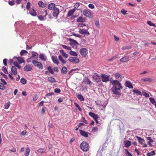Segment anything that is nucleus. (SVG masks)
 Returning <instances> with one entry per match:
<instances>
[{"mask_svg": "<svg viewBox=\"0 0 156 156\" xmlns=\"http://www.w3.org/2000/svg\"><path fill=\"white\" fill-rule=\"evenodd\" d=\"M120 81H118L116 80L112 81V84L113 85L112 87H115L119 90L122 89V87L121 85V84L119 82Z\"/></svg>", "mask_w": 156, "mask_h": 156, "instance_id": "obj_1", "label": "nucleus"}, {"mask_svg": "<svg viewBox=\"0 0 156 156\" xmlns=\"http://www.w3.org/2000/svg\"><path fill=\"white\" fill-rule=\"evenodd\" d=\"M80 148L84 151L89 150V147L88 144L86 142H83L80 145Z\"/></svg>", "mask_w": 156, "mask_h": 156, "instance_id": "obj_2", "label": "nucleus"}, {"mask_svg": "<svg viewBox=\"0 0 156 156\" xmlns=\"http://www.w3.org/2000/svg\"><path fill=\"white\" fill-rule=\"evenodd\" d=\"M33 64L34 66L37 67L38 69H43V66L42 64L39 62H38L36 60H34L32 61Z\"/></svg>", "mask_w": 156, "mask_h": 156, "instance_id": "obj_3", "label": "nucleus"}, {"mask_svg": "<svg viewBox=\"0 0 156 156\" xmlns=\"http://www.w3.org/2000/svg\"><path fill=\"white\" fill-rule=\"evenodd\" d=\"M100 77L102 81L104 82L107 83L109 80V76L102 74Z\"/></svg>", "mask_w": 156, "mask_h": 156, "instance_id": "obj_4", "label": "nucleus"}, {"mask_svg": "<svg viewBox=\"0 0 156 156\" xmlns=\"http://www.w3.org/2000/svg\"><path fill=\"white\" fill-rule=\"evenodd\" d=\"M68 40L70 41L69 44L71 46H72L74 48H77V45L79 44L76 40L71 38H69Z\"/></svg>", "mask_w": 156, "mask_h": 156, "instance_id": "obj_5", "label": "nucleus"}, {"mask_svg": "<svg viewBox=\"0 0 156 156\" xmlns=\"http://www.w3.org/2000/svg\"><path fill=\"white\" fill-rule=\"evenodd\" d=\"M83 15L89 18H92V15L90 10L84 9L83 11Z\"/></svg>", "mask_w": 156, "mask_h": 156, "instance_id": "obj_6", "label": "nucleus"}, {"mask_svg": "<svg viewBox=\"0 0 156 156\" xmlns=\"http://www.w3.org/2000/svg\"><path fill=\"white\" fill-rule=\"evenodd\" d=\"M68 60L70 62L75 64H77L80 62L78 58L76 57H69Z\"/></svg>", "mask_w": 156, "mask_h": 156, "instance_id": "obj_7", "label": "nucleus"}, {"mask_svg": "<svg viewBox=\"0 0 156 156\" xmlns=\"http://www.w3.org/2000/svg\"><path fill=\"white\" fill-rule=\"evenodd\" d=\"M136 137L137 138L138 140L139 143V144L141 145H142V147H147V145L146 144H144V142L145 141V140L141 137L138 136H136Z\"/></svg>", "mask_w": 156, "mask_h": 156, "instance_id": "obj_8", "label": "nucleus"}, {"mask_svg": "<svg viewBox=\"0 0 156 156\" xmlns=\"http://www.w3.org/2000/svg\"><path fill=\"white\" fill-rule=\"evenodd\" d=\"M42 14L44 15V16H43L41 15H40L38 16V19L41 21H44L45 20V18L46 17V16L48 14V13L46 10H44V11L42 12Z\"/></svg>", "mask_w": 156, "mask_h": 156, "instance_id": "obj_9", "label": "nucleus"}, {"mask_svg": "<svg viewBox=\"0 0 156 156\" xmlns=\"http://www.w3.org/2000/svg\"><path fill=\"white\" fill-rule=\"evenodd\" d=\"M79 32L80 34L83 35H89L90 34V33L88 31V29H84L83 28H80Z\"/></svg>", "mask_w": 156, "mask_h": 156, "instance_id": "obj_10", "label": "nucleus"}, {"mask_svg": "<svg viewBox=\"0 0 156 156\" xmlns=\"http://www.w3.org/2000/svg\"><path fill=\"white\" fill-rule=\"evenodd\" d=\"M87 49L84 48H81L80 50V52L81 55L83 57H85L87 55Z\"/></svg>", "mask_w": 156, "mask_h": 156, "instance_id": "obj_11", "label": "nucleus"}, {"mask_svg": "<svg viewBox=\"0 0 156 156\" xmlns=\"http://www.w3.org/2000/svg\"><path fill=\"white\" fill-rule=\"evenodd\" d=\"M114 76L115 78L117 79L118 81H121L122 80L124 76H122L120 73H115L114 74Z\"/></svg>", "mask_w": 156, "mask_h": 156, "instance_id": "obj_12", "label": "nucleus"}, {"mask_svg": "<svg viewBox=\"0 0 156 156\" xmlns=\"http://www.w3.org/2000/svg\"><path fill=\"white\" fill-rule=\"evenodd\" d=\"M111 90L113 93L115 94L119 95L120 94V93L118 91V90H120L118 89L117 88H116L115 87H112L111 88Z\"/></svg>", "mask_w": 156, "mask_h": 156, "instance_id": "obj_13", "label": "nucleus"}, {"mask_svg": "<svg viewBox=\"0 0 156 156\" xmlns=\"http://www.w3.org/2000/svg\"><path fill=\"white\" fill-rule=\"evenodd\" d=\"M59 13V9L57 8H55L53 9V11L52 13L54 16L57 18Z\"/></svg>", "mask_w": 156, "mask_h": 156, "instance_id": "obj_14", "label": "nucleus"}, {"mask_svg": "<svg viewBox=\"0 0 156 156\" xmlns=\"http://www.w3.org/2000/svg\"><path fill=\"white\" fill-rule=\"evenodd\" d=\"M32 67L31 65H27L24 67V70L27 72L30 71L32 69Z\"/></svg>", "mask_w": 156, "mask_h": 156, "instance_id": "obj_15", "label": "nucleus"}, {"mask_svg": "<svg viewBox=\"0 0 156 156\" xmlns=\"http://www.w3.org/2000/svg\"><path fill=\"white\" fill-rule=\"evenodd\" d=\"M129 60V57L128 56H125L123 57L120 59V61L121 62H126Z\"/></svg>", "mask_w": 156, "mask_h": 156, "instance_id": "obj_16", "label": "nucleus"}, {"mask_svg": "<svg viewBox=\"0 0 156 156\" xmlns=\"http://www.w3.org/2000/svg\"><path fill=\"white\" fill-rule=\"evenodd\" d=\"M125 85L126 87H127L130 89H132L133 88L132 83L129 81H126L125 83Z\"/></svg>", "mask_w": 156, "mask_h": 156, "instance_id": "obj_17", "label": "nucleus"}, {"mask_svg": "<svg viewBox=\"0 0 156 156\" xmlns=\"http://www.w3.org/2000/svg\"><path fill=\"white\" fill-rule=\"evenodd\" d=\"M79 131L80 134L83 136L85 137H88V134H89L88 132H86L84 131L83 130H80Z\"/></svg>", "mask_w": 156, "mask_h": 156, "instance_id": "obj_18", "label": "nucleus"}, {"mask_svg": "<svg viewBox=\"0 0 156 156\" xmlns=\"http://www.w3.org/2000/svg\"><path fill=\"white\" fill-rule=\"evenodd\" d=\"M75 11L76 9L75 8H74L72 9H71L70 10H69L68 12L67 17H69L72 16L73 15V13L75 12Z\"/></svg>", "mask_w": 156, "mask_h": 156, "instance_id": "obj_19", "label": "nucleus"}, {"mask_svg": "<svg viewBox=\"0 0 156 156\" xmlns=\"http://www.w3.org/2000/svg\"><path fill=\"white\" fill-rule=\"evenodd\" d=\"M86 20L85 17H80L77 19L76 21L77 22L83 23L86 21Z\"/></svg>", "mask_w": 156, "mask_h": 156, "instance_id": "obj_20", "label": "nucleus"}, {"mask_svg": "<svg viewBox=\"0 0 156 156\" xmlns=\"http://www.w3.org/2000/svg\"><path fill=\"white\" fill-rule=\"evenodd\" d=\"M51 59L54 63L57 65H58L59 64V62L58 61L57 57L54 56H51Z\"/></svg>", "mask_w": 156, "mask_h": 156, "instance_id": "obj_21", "label": "nucleus"}, {"mask_svg": "<svg viewBox=\"0 0 156 156\" xmlns=\"http://www.w3.org/2000/svg\"><path fill=\"white\" fill-rule=\"evenodd\" d=\"M89 115L90 116L92 117L94 120L98 119V115L93 112H90L89 113Z\"/></svg>", "mask_w": 156, "mask_h": 156, "instance_id": "obj_22", "label": "nucleus"}, {"mask_svg": "<svg viewBox=\"0 0 156 156\" xmlns=\"http://www.w3.org/2000/svg\"><path fill=\"white\" fill-rule=\"evenodd\" d=\"M29 12L33 16H37V13L33 8H31L30 9Z\"/></svg>", "mask_w": 156, "mask_h": 156, "instance_id": "obj_23", "label": "nucleus"}, {"mask_svg": "<svg viewBox=\"0 0 156 156\" xmlns=\"http://www.w3.org/2000/svg\"><path fill=\"white\" fill-rule=\"evenodd\" d=\"M125 143L124 146L125 147H128L131 146V142L130 141L126 140L124 141Z\"/></svg>", "mask_w": 156, "mask_h": 156, "instance_id": "obj_24", "label": "nucleus"}, {"mask_svg": "<svg viewBox=\"0 0 156 156\" xmlns=\"http://www.w3.org/2000/svg\"><path fill=\"white\" fill-rule=\"evenodd\" d=\"M32 55L31 57L33 58H34V59H36L38 58V54L35 52L32 51L31 53Z\"/></svg>", "mask_w": 156, "mask_h": 156, "instance_id": "obj_25", "label": "nucleus"}, {"mask_svg": "<svg viewBox=\"0 0 156 156\" xmlns=\"http://www.w3.org/2000/svg\"><path fill=\"white\" fill-rule=\"evenodd\" d=\"M67 73V68L65 67H62L61 70V73L62 74H66Z\"/></svg>", "mask_w": 156, "mask_h": 156, "instance_id": "obj_26", "label": "nucleus"}, {"mask_svg": "<svg viewBox=\"0 0 156 156\" xmlns=\"http://www.w3.org/2000/svg\"><path fill=\"white\" fill-rule=\"evenodd\" d=\"M55 6V4L54 3H51L49 4L48 8L49 9L52 10L54 9Z\"/></svg>", "mask_w": 156, "mask_h": 156, "instance_id": "obj_27", "label": "nucleus"}, {"mask_svg": "<svg viewBox=\"0 0 156 156\" xmlns=\"http://www.w3.org/2000/svg\"><path fill=\"white\" fill-rule=\"evenodd\" d=\"M39 58L42 61H46V57L45 56L42 54H40L39 55Z\"/></svg>", "mask_w": 156, "mask_h": 156, "instance_id": "obj_28", "label": "nucleus"}, {"mask_svg": "<svg viewBox=\"0 0 156 156\" xmlns=\"http://www.w3.org/2000/svg\"><path fill=\"white\" fill-rule=\"evenodd\" d=\"M11 71L13 74H17V69L16 67L14 66H12L11 68Z\"/></svg>", "mask_w": 156, "mask_h": 156, "instance_id": "obj_29", "label": "nucleus"}, {"mask_svg": "<svg viewBox=\"0 0 156 156\" xmlns=\"http://www.w3.org/2000/svg\"><path fill=\"white\" fill-rule=\"evenodd\" d=\"M132 48V47L130 45L125 46L122 48V49L123 51L125 50L126 49H130Z\"/></svg>", "mask_w": 156, "mask_h": 156, "instance_id": "obj_30", "label": "nucleus"}, {"mask_svg": "<svg viewBox=\"0 0 156 156\" xmlns=\"http://www.w3.org/2000/svg\"><path fill=\"white\" fill-rule=\"evenodd\" d=\"M28 53V52L25 50H22L20 53V55L21 56L26 55Z\"/></svg>", "mask_w": 156, "mask_h": 156, "instance_id": "obj_31", "label": "nucleus"}, {"mask_svg": "<svg viewBox=\"0 0 156 156\" xmlns=\"http://www.w3.org/2000/svg\"><path fill=\"white\" fill-rule=\"evenodd\" d=\"M30 152V150L28 147L26 148V152L25 154V156H28Z\"/></svg>", "mask_w": 156, "mask_h": 156, "instance_id": "obj_32", "label": "nucleus"}, {"mask_svg": "<svg viewBox=\"0 0 156 156\" xmlns=\"http://www.w3.org/2000/svg\"><path fill=\"white\" fill-rule=\"evenodd\" d=\"M77 98L79 99L81 101H84V99L83 97V96L79 94L77 96Z\"/></svg>", "mask_w": 156, "mask_h": 156, "instance_id": "obj_33", "label": "nucleus"}, {"mask_svg": "<svg viewBox=\"0 0 156 156\" xmlns=\"http://www.w3.org/2000/svg\"><path fill=\"white\" fill-rule=\"evenodd\" d=\"M133 92L136 94H137L138 95H142L141 92L138 90H133Z\"/></svg>", "mask_w": 156, "mask_h": 156, "instance_id": "obj_34", "label": "nucleus"}, {"mask_svg": "<svg viewBox=\"0 0 156 156\" xmlns=\"http://www.w3.org/2000/svg\"><path fill=\"white\" fill-rule=\"evenodd\" d=\"M69 53L71 55L75 57L77 56L78 55L77 54L76 52L72 51H70Z\"/></svg>", "mask_w": 156, "mask_h": 156, "instance_id": "obj_35", "label": "nucleus"}, {"mask_svg": "<svg viewBox=\"0 0 156 156\" xmlns=\"http://www.w3.org/2000/svg\"><path fill=\"white\" fill-rule=\"evenodd\" d=\"M58 59L60 61H61L62 63L64 64L66 63V62L63 59L62 56L61 55H59L58 56Z\"/></svg>", "mask_w": 156, "mask_h": 156, "instance_id": "obj_36", "label": "nucleus"}, {"mask_svg": "<svg viewBox=\"0 0 156 156\" xmlns=\"http://www.w3.org/2000/svg\"><path fill=\"white\" fill-rule=\"evenodd\" d=\"M17 60L20 63H22L24 62L23 58L20 57H19L17 58Z\"/></svg>", "mask_w": 156, "mask_h": 156, "instance_id": "obj_37", "label": "nucleus"}, {"mask_svg": "<svg viewBox=\"0 0 156 156\" xmlns=\"http://www.w3.org/2000/svg\"><path fill=\"white\" fill-rule=\"evenodd\" d=\"M155 154V153L154 151H152L147 154V156H151L152 155H154Z\"/></svg>", "mask_w": 156, "mask_h": 156, "instance_id": "obj_38", "label": "nucleus"}, {"mask_svg": "<svg viewBox=\"0 0 156 156\" xmlns=\"http://www.w3.org/2000/svg\"><path fill=\"white\" fill-rule=\"evenodd\" d=\"M48 80L52 83H54L55 82V79L54 78L51 77H49L48 78Z\"/></svg>", "mask_w": 156, "mask_h": 156, "instance_id": "obj_39", "label": "nucleus"}, {"mask_svg": "<svg viewBox=\"0 0 156 156\" xmlns=\"http://www.w3.org/2000/svg\"><path fill=\"white\" fill-rule=\"evenodd\" d=\"M0 89L2 90H4L5 89V87L2 83H0Z\"/></svg>", "mask_w": 156, "mask_h": 156, "instance_id": "obj_40", "label": "nucleus"}, {"mask_svg": "<svg viewBox=\"0 0 156 156\" xmlns=\"http://www.w3.org/2000/svg\"><path fill=\"white\" fill-rule=\"evenodd\" d=\"M150 102L153 104H156V101L155 99L152 98H149Z\"/></svg>", "mask_w": 156, "mask_h": 156, "instance_id": "obj_41", "label": "nucleus"}, {"mask_svg": "<svg viewBox=\"0 0 156 156\" xmlns=\"http://www.w3.org/2000/svg\"><path fill=\"white\" fill-rule=\"evenodd\" d=\"M10 103L9 101L8 102L4 105L5 108V109H7L9 108V107L10 104Z\"/></svg>", "mask_w": 156, "mask_h": 156, "instance_id": "obj_42", "label": "nucleus"}, {"mask_svg": "<svg viewBox=\"0 0 156 156\" xmlns=\"http://www.w3.org/2000/svg\"><path fill=\"white\" fill-rule=\"evenodd\" d=\"M45 150L43 148H40L38 149L37 151V152L39 153L42 154L44 153Z\"/></svg>", "mask_w": 156, "mask_h": 156, "instance_id": "obj_43", "label": "nucleus"}, {"mask_svg": "<svg viewBox=\"0 0 156 156\" xmlns=\"http://www.w3.org/2000/svg\"><path fill=\"white\" fill-rule=\"evenodd\" d=\"M38 4L41 7H44V3L41 1H39L38 2Z\"/></svg>", "mask_w": 156, "mask_h": 156, "instance_id": "obj_44", "label": "nucleus"}, {"mask_svg": "<svg viewBox=\"0 0 156 156\" xmlns=\"http://www.w3.org/2000/svg\"><path fill=\"white\" fill-rule=\"evenodd\" d=\"M147 23L150 26H154V27H156L155 25L150 21H148L147 22Z\"/></svg>", "mask_w": 156, "mask_h": 156, "instance_id": "obj_45", "label": "nucleus"}, {"mask_svg": "<svg viewBox=\"0 0 156 156\" xmlns=\"http://www.w3.org/2000/svg\"><path fill=\"white\" fill-rule=\"evenodd\" d=\"M98 126H96L94 127L92 129V132L93 133H94L98 131Z\"/></svg>", "mask_w": 156, "mask_h": 156, "instance_id": "obj_46", "label": "nucleus"}, {"mask_svg": "<svg viewBox=\"0 0 156 156\" xmlns=\"http://www.w3.org/2000/svg\"><path fill=\"white\" fill-rule=\"evenodd\" d=\"M48 70L49 73H50L53 74L54 73V72L52 70L51 67L50 66H49L47 68Z\"/></svg>", "mask_w": 156, "mask_h": 156, "instance_id": "obj_47", "label": "nucleus"}, {"mask_svg": "<svg viewBox=\"0 0 156 156\" xmlns=\"http://www.w3.org/2000/svg\"><path fill=\"white\" fill-rule=\"evenodd\" d=\"M21 83L23 84H25L26 83L27 81L24 78H22L20 80Z\"/></svg>", "mask_w": 156, "mask_h": 156, "instance_id": "obj_48", "label": "nucleus"}, {"mask_svg": "<svg viewBox=\"0 0 156 156\" xmlns=\"http://www.w3.org/2000/svg\"><path fill=\"white\" fill-rule=\"evenodd\" d=\"M62 47L65 49H66L68 50H71V48L70 47L67 46L66 45H62Z\"/></svg>", "mask_w": 156, "mask_h": 156, "instance_id": "obj_49", "label": "nucleus"}, {"mask_svg": "<svg viewBox=\"0 0 156 156\" xmlns=\"http://www.w3.org/2000/svg\"><path fill=\"white\" fill-rule=\"evenodd\" d=\"M13 64L15 66L18 68L19 69H21V67L20 66L17 62H14L13 63Z\"/></svg>", "mask_w": 156, "mask_h": 156, "instance_id": "obj_50", "label": "nucleus"}, {"mask_svg": "<svg viewBox=\"0 0 156 156\" xmlns=\"http://www.w3.org/2000/svg\"><path fill=\"white\" fill-rule=\"evenodd\" d=\"M74 104L77 107V108L78 109V110L80 111H81V110H82V109H81V108H80V107L79 106V105L76 102H75L74 103Z\"/></svg>", "mask_w": 156, "mask_h": 156, "instance_id": "obj_51", "label": "nucleus"}, {"mask_svg": "<svg viewBox=\"0 0 156 156\" xmlns=\"http://www.w3.org/2000/svg\"><path fill=\"white\" fill-rule=\"evenodd\" d=\"M148 78H143L141 79L140 81L142 82H145L147 81Z\"/></svg>", "mask_w": 156, "mask_h": 156, "instance_id": "obj_52", "label": "nucleus"}, {"mask_svg": "<svg viewBox=\"0 0 156 156\" xmlns=\"http://www.w3.org/2000/svg\"><path fill=\"white\" fill-rule=\"evenodd\" d=\"M2 70L5 74H7L8 73V72L5 67H3L2 69Z\"/></svg>", "mask_w": 156, "mask_h": 156, "instance_id": "obj_53", "label": "nucleus"}, {"mask_svg": "<svg viewBox=\"0 0 156 156\" xmlns=\"http://www.w3.org/2000/svg\"><path fill=\"white\" fill-rule=\"evenodd\" d=\"M95 24L97 27L99 28V27L100 24L98 20H97L95 21Z\"/></svg>", "mask_w": 156, "mask_h": 156, "instance_id": "obj_54", "label": "nucleus"}, {"mask_svg": "<svg viewBox=\"0 0 156 156\" xmlns=\"http://www.w3.org/2000/svg\"><path fill=\"white\" fill-rule=\"evenodd\" d=\"M30 5V3L29 2H27L26 7L27 10H29L31 6Z\"/></svg>", "mask_w": 156, "mask_h": 156, "instance_id": "obj_55", "label": "nucleus"}, {"mask_svg": "<svg viewBox=\"0 0 156 156\" xmlns=\"http://www.w3.org/2000/svg\"><path fill=\"white\" fill-rule=\"evenodd\" d=\"M82 120L81 121L82 122H83L85 124H88L87 121L85 119V118L84 117H82Z\"/></svg>", "mask_w": 156, "mask_h": 156, "instance_id": "obj_56", "label": "nucleus"}, {"mask_svg": "<svg viewBox=\"0 0 156 156\" xmlns=\"http://www.w3.org/2000/svg\"><path fill=\"white\" fill-rule=\"evenodd\" d=\"M143 95L145 97L148 98L149 97V94L146 92H143Z\"/></svg>", "mask_w": 156, "mask_h": 156, "instance_id": "obj_57", "label": "nucleus"}, {"mask_svg": "<svg viewBox=\"0 0 156 156\" xmlns=\"http://www.w3.org/2000/svg\"><path fill=\"white\" fill-rule=\"evenodd\" d=\"M80 5V3H76L74 5V7L75 8L77 9L79 6Z\"/></svg>", "mask_w": 156, "mask_h": 156, "instance_id": "obj_58", "label": "nucleus"}, {"mask_svg": "<svg viewBox=\"0 0 156 156\" xmlns=\"http://www.w3.org/2000/svg\"><path fill=\"white\" fill-rule=\"evenodd\" d=\"M9 5L11 6L15 4L14 1H9Z\"/></svg>", "mask_w": 156, "mask_h": 156, "instance_id": "obj_59", "label": "nucleus"}, {"mask_svg": "<svg viewBox=\"0 0 156 156\" xmlns=\"http://www.w3.org/2000/svg\"><path fill=\"white\" fill-rule=\"evenodd\" d=\"M54 91L55 93H59L61 92V90L59 88H56L55 89Z\"/></svg>", "mask_w": 156, "mask_h": 156, "instance_id": "obj_60", "label": "nucleus"}, {"mask_svg": "<svg viewBox=\"0 0 156 156\" xmlns=\"http://www.w3.org/2000/svg\"><path fill=\"white\" fill-rule=\"evenodd\" d=\"M98 76V78H96L94 79L97 82H100L101 81L100 79L99 76L98 75H97Z\"/></svg>", "mask_w": 156, "mask_h": 156, "instance_id": "obj_61", "label": "nucleus"}, {"mask_svg": "<svg viewBox=\"0 0 156 156\" xmlns=\"http://www.w3.org/2000/svg\"><path fill=\"white\" fill-rule=\"evenodd\" d=\"M121 12L124 15H126V12H127V11L126 10L124 9H122L121 11Z\"/></svg>", "mask_w": 156, "mask_h": 156, "instance_id": "obj_62", "label": "nucleus"}, {"mask_svg": "<svg viewBox=\"0 0 156 156\" xmlns=\"http://www.w3.org/2000/svg\"><path fill=\"white\" fill-rule=\"evenodd\" d=\"M86 26L85 24L84 23H78V27H84Z\"/></svg>", "mask_w": 156, "mask_h": 156, "instance_id": "obj_63", "label": "nucleus"}, {"mask_svg": "<svg viewBox=\"0 0 156 156\" xmlns=\"http://www.w3.org/2000/svg\"><path fill=\"white\" fill-rule=\"evenodd\" d=\"M125 150L126 152L127 156H132V155L126 149Z\"/></svg>", "mask_w": 156, "mask_h": 156, "instance_id": "obj_64", "label": "nucleus"}]
</instances>
